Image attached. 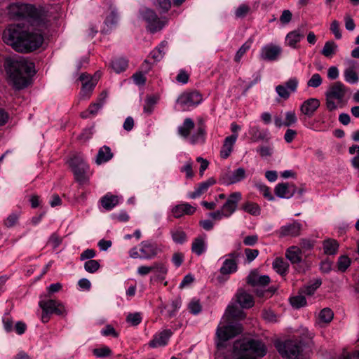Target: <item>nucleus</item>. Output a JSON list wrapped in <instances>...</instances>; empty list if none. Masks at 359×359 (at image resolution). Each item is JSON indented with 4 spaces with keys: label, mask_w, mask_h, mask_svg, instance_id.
<instances>
[{
    "label": "nucleus",
    "mask_w": 359,
    "mask_h": 359,
    "mask_svg": "<svg viewBox=\"0 0 359 359\" xmlns=\"http://www.w3.org/2000/svg\"><path fill=\"white\" fill-rule=\"evenodd\" d=\"M8 10L11 18L27 19L31 25H9L3 32L4 41L19 53H30L41 47L43 42L42 29L48 21L45 13L32 4L18 2L10 4Z\"/></svg>",
    "instance_id": "nucleus-1"
},
{
    "label": "nucleus",
    "mask_w": 359,
    "mask_h": 359,
    "mask_svg": "<svg viewBox=\"0 0 359 359\" xmlns=\"http://www.w3.org/2000/svg\"><path fill=\"white\" fill-rule=\"evenodd\" d=\"M5 69L13 87L18 90L28 86L35 74L34 64L22 57L7 58Z\"/></svg>",
    "instance_id": "nucleus-2"
},
{
    "label": "nucleus",
    "mask_w": 359,
    "mask_h": 359,
    "mask_svg": "<svg viewBox=\"0 0 359 359\" xmlns=\"http://www.w3.org/2000/svg\"><path fill=\"white\" fill-rule=\"evenodd\" d=\"M39 306L42 310L40 318L43 323H48L53 314L62 318L67 315L65 306L60 301L56 299H41L39 302Z\"/></svg>",
    "instance_id": "nucleus-3"
},
{
    "label": "nucleus",
    "mask_w": 359,
    "mask_h": 359,
    "mask_svg": "<svg viewBox=\"0 0 359 359\" xmlns=\"http://www.w3.org/2000/svg\"><path fill=\"white\" fill-rule=\"evenodd\" d=\"M226 311L228 316L234 320L228 323L226 322V341H227L242 332V326L238 321L244 319L245 314L241 307L234 304H229Z\"/></svg>",
    "instance_id": "nucleus-4"
},
{
    "label": "nucleus",
    "mask_w": 359,
    "mask_h": 359,
    "mask_svg": "<svg viewBox=\"0 0 359 359\" xmlns=\"http://www.w3.org/2000/svg\"><path fill=\"white\" fill-rule=\"evenodd\" d=\"M347 92V88L341 82L337 81L331 85L325 93L326 96V107L330 111L335 110L337 108V104L334 102L336 100L338 104L344 105V97Z\"/></svg>",
    "instance_id": "nucleus-5"
},
{
    "label": "nucleus",
    "mask_w": 359,
    "mask_h": 359,
    "mask_svg": "<svg viewBox=\"0 0 359 359\" xmlns=\"http://www.w3.org/2000/svg\"><path fill=\"white\" fill-rule=\"evenodd\" d=\"M75 180L81 185L87 184L89 181V166L82 156L74 155L69 161Z\"/></svg>",
    "instance_id": "nucleus-6"
},
{
    "label": "nucleus",
    "mask_w": 359,
    "mask_h": 359,
    "mask_svg": "<svg viewBox=\"0 0 359 359\" xmlns=\"http://www.w3.org/2000/svg\"><path fill=\"white\" fill-rule=\"evenodd\" d=\"M142 19L147 22V29L151 33L162 29L168 23L166 17L158 18L155 11L146 8L141 12Z\"/></svg>",
    "instance_id": "nucleus-7"
},
{
    "label": "nucleus",
    "mask_w": 359,
    "mask_h": 359,
    "mask_svg": "<svg viewBox=\"0 0 359 359\" xmlns=\"http://www.w3.org/2000/svg\"><path fill=\"white\" fill-rule=\"evenodd\" d=\"M276 347L279 353L287 359H302L301 346L297 341L287 340L283 343H278Z\"/></svg>",
    "instance_id": "nucleus-8"
},
{
    "label": "nucleus",
    "mask_w": 359,
    "mask_h": 359,
    "mask_svg": "<svg viewBox=\"0 0 359 359\" xmlns=\"http://www.w3.org/2000/svg\"><path fill=\"white\" fill-rule=\"evenodd\" d=\"M100 73L97 72L93 76L83 73L80 75L79 79L82 81V88L80 96L83 99H88L100 78Z\"/></svg>",
    "instance_id": "nucleus-9"
},
{
    "label": "nucleus",
    "mask_w": 359,
    "mask_h": 359,
    "mask_svg": "<svg viewBox=\"0 0 359 359\" xmlns=\"http://www.w3.org/2000/svg\"><path fill=\"white\" fill-rule=\"evenodd\" d=\"M282 53L280 46L269 43L263 46L260 51V58L265 61H275L278 59Z\"/></svg>",
    "instance_id": "nucleus-10"
},
{
    "label": "nucleus",
    "mask_w": 359,
    "mask_h": 359,
    "mask_svg": "<svg viewBox=\"0 0 359 359\" xmlns=\"http://www.w3.org/2000/svg\"><path fill=\"white\" fill-rule=\"evenodd\" d=\"M201 101L202 95L197 91L182 94L177 100V102L184 109L196 106Z\"/></svg>",
    "instance_id": "nucleus-11"
},
{
    "label": "nucleus",
    "mask_w": 359,
    "mask_h": 359,
    "mask_svg": "<svg viewBox=\"0 0 359 359\" xmlns=\"http://www.w3.org/2000/svg\"><path fill=\"white\" fill-rule=\"evenodd\" d=\"M215 344L217 351L215 359H224V324H219L215 334Z\"/></svg>",
    "instance_id": "nucleus-12"
},
{
    "label": "nucleus",
    "mask_w": 359,
    "mask_h": 359,
    "mask_svg": "<svg viewBox=\"0 0 359 359\" xmlns=\"http://www.w3.org/2000/svg\"><path fill=\"white\" fill-rule=\"evenodd\" d=\"M243 351H249L258 357H263L266 354V347L259 340L250 339L242 344Z\"/></svg>",
    "instance_id": "nucleus-13"
},
{
    "label": "nucleus",
    "mask_w": 359,
    "mask_h": 359,
    "mask_svg": "<svg viewBox=\"0 0 359 359\" xmlns=\"http://www.w3.org/2000/svg\"><path fill=\"white\" fill-rule=\"evenodd\" d=\"M140 246V252L141 253L140 259H151L154 258L159 252L157 244L149 241L141 242Z\"/></svg>",
    "instance_id": "nucleus-14"
},
{
    "label": "nucleus",
    "mask_w": 359,
    "mask_h": 359,
    "mask_svg": "<svg viewBox=\"0 0 359 359\" xmlns=\"http://www.w3.org/2000/svg\"><path fill=\"white\" fill-rule=\"evenodd\" d=\"M298 80L297 78H291L286 81L284 85H278L276 87V91L278 95L287 100L289 98L291 93H294L298 86Z\"/></svg>",
    "instance_id": "nucleus-15"
},
{
    "label": "nucleus",
    "mask_w": 359,
    "mask_h": 359,
    "mask_svg": "<svg viewBox=\"0 0 359 359\" xmlns=\"http://www.w3.org/2000/svg\"><path fill=\"white\" fill-rule=\"evenodd\" d=\"M241 127L236 123L233 122L230 126L231 135L226 137V158H227L233 151V147L238 137V133Z\"/></svg>",
    "instance_id": "nucleus-16"
},
{
    "label": "nucleus",
    "mask_w": 359,
    "mask_h": 359,
    "mask_svg": "<svg viewBox=\"0 0 359 359\" xmlns=\"http://www.w3.org/2000/svg\"><path fill=\"white\" fill-rule=\"evenodd\" d=\"M305 31L303 26L290 32L285 37V44L292 48H297V44L304 37Z\"/></svg>",
    "instance_id": "nucleus-17"
},
{
    "label": "nucleus",
    "mask_w": 359,
    "mask_h": 359,
    "mask_svg": "<svg viewBox=\"0 0 359 359\" xmlns=\"http://www.w3.org/2000/svg\"><path fill=\"white\" fill-rule=\"evenodd\" d=\"M276 195L282 198H290L296 192V187L290 183H279L275 187Z\"/></svg>",
    "instance_id": "nucleus-18"
},
{
    "label": "nucleus",
    "mask_w": 359,
    "mask_h": 359,
    "mask_svg": "<svg viewBox=\"0 0 359 359\" xmlns=\"http://www.w3.org/2000/svg\"><path fill=\"white\" fill-rule=\"evenodd\" d=\"M196 208L189 203H183L175 205L172 210V215L175 218H180L184 215H191L196 212Z\"/></svg>",
    "instance_id": "nucleus-19"
},
{
    "label": "nucleus",
    "mask_w": 359,
    "mask_h": 359,
    "mask_svg": "<svg viewBox=\"0 0 359 359\" xmlns=\"http://www.w3.org/2000/svg\"><path fill=\"white\" fill-rule=\"evenodd\" d=\"M302 224L297 222L284 225L280 227L278 234L280 237L297 236L300 234Z\"/></svg>",
    "instance_id": "nucleus-20"
},
{
    "label": "nucleus",
    "mask_w": 359,
    "mask_h": 359,
    "mask_svg": "<svg viewBox=\"0 0 359 359\" xmlns=\"http://www.w3.org/2000/svg\"><path fill=\"white\" fill-rule=\"evenodd\" d=\"M172 335V332L170 330H164L155 334L153 339L149 341V345L152 348L165 346Z\"/></svg>",
    "instance_id": "nucleus-21"
},
{
    "label": "nucleus",
    "mask_w": 359,
    "mask_h": 359,
    "mask_svg": "<svg viewBox=\"0 0 359 359\" xmlns=\"http://www.w3.org/2000/svg\"><path fill=\"white\" fill-rule=\"evenodd\" d=\"M237 303L242 309H250L254 306L252 296L243 289H239L236 294Z\"/></svg>",
    "instance_id": "nucleus-22"
},
{
    "label": "nucleus",
    "mask_w": 359,
    "mask_h": 359,
    "mask_svg": "<svg viewBox=\"0 0 359 359\" xmlns=\"http://www.w3.org/2000/svg\"><path fill=\"white\" fill-rule=\"evenodd\" d=\"M247 283L252 286H266L270 283V278L266 275L259 276L257 271H252L247 277Z\"/></svg>",
    "instance_id": "nucleus-23"
},
{
    "label": "nucleus",
    "mask_w": 359,
    "mask_h": 359,
    "mask_svg": "<svg viewBox=\"0 0 359 359\" xmlns=\"http://www.w3.org/2000/svg\"><path fill=\"white\" fill-rule=\"evenodd\" d=\"M241 198V193L238 191L233 192L229 196L226 200V217L231 215L236 211L238 203Z\"/></svg>",
    "instance_id": "nucleus-24"
},
{
    "label": "nucleus",
    "mask_w": 359,
    "mask_h": 359,
    "mask_svg": "<svg viewBox=\"0 0 359 359\" xmlns=\"http://www.w3.org/2000/svg\"><path fill=\"white\" fill-rule=\"evenodd\" d=\"M320 106V101L316 98L305 100L300 107L301 111L308 117H311Z\"/></svg>",
    "instance_id": "nucleus-25"
},
{
    "label": "nucleus",
    "mask_w": 359,
    "mask_h": 359,
    "mask_svg": "<svg viewBox=\"0 0 359 359\" xmlns=\"http://www.w3.org/2000/svg\"><path fill=\"white\" fill-rule=\"evenodd\" d=\"M215 184V180L214 178H209L206 181L198 184V186L195 187L194 191L189 193V197L192 199L200 197L208 191L210 187Z\"/></svg>",
    "instance_id": "nucleus-26"
},
{
    "label": "nucleus",
    "mask_w": 359,
    "mask_h": 359,
    "mask_svg": "<svg viewBox=\"0 0 359 359\" xmlns=\"http://www.w3.org/2000/svg\"><path fill=\"white\" fill-rule=\"evenodd\" d=\"M205 125L203 118H200L198 120L197 129L189 138L191 144L203 143L205 140Z\"/></svg>",
    "instance_id": "nucleus-27"
},
{
    "label": "nucleus",
    "mask_w": 359,
    "mask_h": 359,
    "mask_svg": "<svg viewBox=\"0 0 359 359\" xmlns=\"http://www.w3.org/2000/svg\"><path fill=\"white\" fill-rule=\"evenodd\" d=\"M246 177V172L243 168H238L226 177V184H233L240 182Z\"/></svg>",
    "instance_id": "nucleus-28"
},
{
    "label": "nucleus",
    "mask_w": 359,
    "mask_h": 359,
    "mask_svg": "<svg viewBox=\"0 0 359 359\" xmlns=\"http://www.w3.org/2000/svg\"><path fill=\"white\" fill-rule=\"evenodd\" d=\"M100 201L104 209L106 210H111L118 205V198L117 196L108 193L102 196Z\"/></svg>",
    "instance_id": "nucleus-29"
},
{
    "label": "nucleus",
    "mask_w": 359,
    "mask_h": 359,
    "mask_svg": "<svg viewBox=\"0 0 359 359\" xmlns=\"http://www.w3.org/2000/svg\"><path fill=\"white\" fill-rule=\"evenodd\" d=\"M113 157V154L111 149L107 146L101 147L96 156L95 163L97 165H101L111 160Z\"/></svg>",
    "instance_id": "nucleus-30"
},
{
    "label": "nucleus",
    "mask_w": 359,
    "mask_h": 359,
    "mask_svg": "<svg viewBox=\"0 0 359 359\" xmlns=\"http://www.w3.org/2000/svg\"><path fill=\"white\" fill-rule=\"evenodd\" d=\"M194 122L191 118H185L182 125L178 127V134L184 138H188L190 135V132L194 129Z\"/></svg>",
    "instance_id": "nucleus-31"
},
{
    "label": "nucleus",
    "mask_w": 359,
    "mask_h": 359,
    "mask_svg": "<svg viewBox=\"0 0 359 359\" xmlns=\"http://www.w3.org/2000/svg\"><path fill=\"white\" fill-rule=\"evenodd\" d=\"M324 252L326 255H334L339 249L338 242L332 238L325 240L323 243Z\"/></svg>",
    "instance_id": "nucleus-32"
},
{
    "label": "nucleus",
    "mask_w": 359,
    "mask_h": 359,
    "mask_svg": "<svg viewBox=\"0 0 359 359\" xmlns=\"http://www.w3.org/2000/svg\"><path fill=\"white\" fill-rule=\"evenodd\" d=\"M302 252L296 246L289 248L285 253L286 257L292 263L297 264L302 261Z\"/></svg>",
    "instance_id": "nucleus-33"
},
{
    "label": "nucleus",
    "mask_w": 359,
    "mask_h": 359,
    "mask_svg": "<svg viewBox=\"0 0 359 359\" xmlns=\"http://www.w3.org/2000/svg\"><path fill=\"white\" fill-rule=\"evenodd\" d=\"M229 257L226 259V274L235 273L238 270V255L229 254Z\"/></svg>",
    "instance_id": "nucleus-34"
},
{
    "label": "nucleus",
    "mask_w": 359,
    "mask_h": 359,
    "mask_svg": "<svg viewBox=\"0 0 359 359\" xmlns=\"http://www.w3.org/2000/svg\"><path fill=\"white\" fill-rule=\"evenodd\" d=\"M191 251L198 256L202 255L205 251L204 238L202 237L196 238L191 245Z\"/></svg>",
    "instance_id": "nucleus-35"
},
{
    "label": "nucleus",
    "mask_w": 359,
    "mask_h": 359,
    "mask_svg": "<svg viewBox=\"0 0 359 359\" xmlns=\"http://www.w3.org/2000/svg\"><path fill=\"white\" fill-rule=\"evenodd\" d=\"M111 65L112 69L116 73H120L126 69V68L128 67V61L124 58L118 57V58L114 59L111 61Z\"/></svg>",
    "instance_id": "nucleus-36"
},
{
    "label": "nucleus",
    "mask_w": 359,
    "mask_h": 359,
    "mask_svg": "<svg viewBox=\"0 0 359 359\" xmlns=\"http://www.w3.org/2000/svg\"><path fill=\"white\" fill-rule=\"evenodd\" d=\"M337 50V45L333 41H327L322 50L321 53L327 57H331L335 54Z\"/></svg>",
    "instance_id": "nucleus-37"
},
{
    "label": "nucleus",
    "mask_w": 359,
    "mask_h": 359,
    "mask_svg": "<svg viewBox=\"0 0 359 359\" xmlns=\"http://www.w3.org/2000/svg\"><path fill=\"white\" fill-rule=\"evenodd\" d=\"M288 266L287 262L283 258H276L273 262V269L280 275H283L286 273Z\"/></svg>",
    "instance_id": "nucleus-38"
},
{
    "label": "nucleus",
    "mask_w": 359,
    "mask_h": 359,
    "mask_svg": "<svg viewBox=\"0 0 359 359\" xmlns=\"http://www.w3.org/2000/svg\"><path fill=\"white\" fill-rule=\"evenodd\" d=\"M170 233L173 241L177 244H183L187 241V234L182 229L172 230Z\"/></svg>",
    "instance_id": "nucleus-39"
},
{
    "label": "nucleus",
    "mask_w": 359,
    "mask_h": 359,
    "mask_svg": "<svg viewBox=\"0 0 359 359\" xmlns=\"http://www.w3.org/2000/svg\"><path fill=\"white\" fill-rule=\"evenodd\" d=\"M211 281L216 285H223L224 283V262L220 267L219 271L212 276Z\"/></svg>",
    "instance_id": "nucleus-40"
},
{
    "label": "nucleus",
    "mask_w": 359,
    "mask_h": 359,
    "mask_svg": "<svg viewBox=\"0 0 359 359\" xmlns=\"http://www.w3.org/2000/svg\"><path fill=\"white\" fill-rule=\"evenodd\" d=\"M351 259L346 255H341L338 258L337 260V268L338 270L344 272L351 265Z\"/></svg>",
    "instance_id": "nucleus-41"
},
{
    "label": "nucleus",
    "mask_w": 359,
    "mask_h": 359,
    "mask_svg": "<svg viewBox=\"0 0 359 359\" xmlns=\"http://www.w3.org/2000/svg\"><path fill=\"white\" fill-rule=\"evenodd\" d=\"M344 79L350 83H356L359 80L357 73L353 68H347L344 70Z\"/></svg>",
    "instance_id": "nucleus-42"
},
{
    "label": "nucleus",
    "mask_w": 359,
    "mask_h": 359,
    "mask_svg": "<svg viewBox=\"0 0 359 359\" xmlns=\"http://www.w3.org/2000/svg\"><path fill=\"white\" fill-rule=\"evenodd\" d=\"M242 209L252 215H258L260 214V208L259 205L255 203L247 202L243 205Z\"/></svg>",
    "instance_id": "nucleus-43"
},
{
    "label": "nucleus",
    "mask_w": 359,
    "mask_h": 359,
    "mask_svg": "<svg viewBox=\"0 0 359 359\" xmlns=\"http://www.w3.org/2000/svg\"><path fill=\"white\" fill-rule=\"evenodd\" d=\"M156 102L157 100L154 96H147L145 99V103L143 108L144 112L147 114H151Z\"/></svg>",
    "instance_id": "nucleus-44"
},
{
    "label": "nucleus",
    "mask_w": 359,
    "mask_h": 359,
    "mask_svg": "<svg viewBox=\"0 0 359 359\" xmlns=\"http://www.w3.org/2000/svg\"><path fill=\"white\" fill-rule=\"evenodd\" d=\"M322 284L320 279H316L314 282L311 284L304 287L302 289V292L306 295H312L317 288H318Z\"/></svg>",
    "instance_id": "nucleus-45"
},
{
    "label": "nucleus",
    "mask_w": 359,
    "mask_h": 359,
    "mask_svg": "<svg viewBox=\"0 0 359 359\" xmlns=\"http://www.w3.org/2000/svg\"><path fill=\"white\" fill-rule=\"evenodd\" d=\"M93 353L97 358H106L110 356L112 353L111 350L107 346H102L99 348H94Z\"/></svg>",
    "instance_id": "nucleus-46"
},
{
    "label": "nucleus",
    "mask_w": 359,
    "mask_h": 359,
    "mask_svg": "<svg viewBox=\"0 0 359 359\" xmlns=\"http://www.w3.org/2000/svg\"><path fill=\"white\" fill-rule=\"evenodd\" d=\"M152 271H155L158 273V276L161 279H164L165 276L168 273V268L165 264L162 262H154L151 265Z\"/></svg>",
    "instance_id": "nucleus-47"
},
{
    "label": "nucleus",
    "mask_w": 359,
    "mask_h": 359,
    "mask_svg": "<svg viewBox=\"0 0 359 359\" xmlns=\"http://www.w3.org/2000/svg\"><path fill=\"white\" fill-rule=\"evenodd\" d=\"M167 42H162L158 47L155 48L151 53V55L152 57L156 60H160L163 55H165V49L167 46Z\"/></svg>",
    "instance_id": "nucleus-48"
},
{
    "label": "nucleus",
    "mask_w": 359,
    "mask_h": 359,
    "mask_svg": "<svg viewBox=\"0 0 359 359\" xmlns=\"http://www.w3.org/2000/svg\"><path fill=\"white\" fill-rule=\"evenodd\" d=\"M319 319L321 322L329 323L333 318L334 313L329 308H325L319 313Z\"/></svg>",
    "instance_id": "nucleus-49"
},
{
    "label": "nucleus",
    "mask_w": 359,
    "mask_h": 359,
    "mask_svg": "<svg viewBox=\"0 0 359 359\" xmlns=\"http://www.w3.org/2000/svg\"><path fill=\"white\" fill-rule=\"evenodd\" d=\"M251 8L248 4L240 5L235 11V16L237 18H243L250 13Z\"/></svg>",
    "instance_id": "nucleus-50"
},
{
    "label": "nucleus",
    "mask_w": 359,
    "mask_h": 359,
    "mask_svg": "<svg viewBox=\"0 0 359 359\" xmlns=\"http://www.w3.org/2000/svg\"><path fill=\"white\" fill-rule=\"evenodd\" d=\"M100 267L98 261L95 259L88 260L84 263L85 270L90 273L96 272Z\"/></svg>",
    "instance_id": "nucleus-51"
},
{
    "label": "nucleus",
    "mask_w": 359,
    "mask_h": 359,
    "mask_svg": "<svg viewBox=\"0 0 359 359\" xmlns=\"http://www.w3.org/2000/svg\"><path fill=\"white\" fill-rule=\"evenodd\" d=\"M182 300L180 297H177L172 300L170 306L168 309V317L172 318L175 316L176 311L181 307Z\"/></svg>",
    "instance_id": "nucleus-52"
},
{
    "label": "nucleus",
    "mask_w": 359,
    "mask_h": 359,
    "mask_svg": "<svg viewBox=\"0 0 359 359\" xmlns=\"http://www.w3.org/2000/svg\"><path fill=\"white\" fill-rule=\"evenodd\" d=\"M156 6L161 13H167L171 7L170 0H156Z\"/></svg>",
    "instance_id": "nucleus-53"
},
{
    "label": "nucleus",
    "mask_w": 359,
    "mask_h": 359,
    "mask_svg": "<svg viewBox=\"0 0 359 359\" xmlns=\"http://www.w3.org/2000/svg\"><path fill=\"white\" fill-rule=\"evenodd\" d=\"M251 43H252L250 41H247L241 46V47L238 49L235 55V62H239L241 61V59L244 55V54L250 48Z\"/></svg>",
    "instance_id": "nucleus-54"
},
{
    "label": "nucleus",
    "mask_w": 359,
    "mask_h": 359,
    "mask_svg": "<svg viewBox=\"0 0 359 359\" xmlns=\"http://www.w3.org/2000/svg\"><path fill=\"white\" fill-rule=\"evenodd\" d=\"M323 82L322 77L318 73L312 75L311 78L307 81V86L312 88L319 87Z\"/></svg>",
    "instance_id": "nucleus-55"
},
{
    "label": "nucleus",
    "mask_w": 359,
    "mask_h": 359,
    "mask_svg": "<svg viewBox=\"0 0 359 359\" xmlns=\"http://www.w3.org/2000/svg\"><path fill=\"white\" fill-rule=\"evenodd\" d=\"M292 306L296 309H299L306 305V300L302 295L293 297L290 299Z\"/></svg>",
    "instance_id": "nucleus-56"
},
{
    "label": "nucleus",
    "mask_w": 359,
    "mask_h": 359,
    "mask_svg": "<svg viewBox=\"0 0 359 359\" xmlns=\"http://www.w3.org/2000/svg\"><path fill=\"white\" fill-rule=\"evenodd\" d=\"M297 121L295 112L294 111H288L285 114V126L289 127L296 123Z\"/></svg>",
    "instance_id": "nucleus-57"
},
{
    "label": "nucleus",
    "mask_w": 359,
    "mask_h": 359,
    "mask_svg": "<svg viewBox=\"0 0 359 359\" xmlns=\"http://www.w3.org/2000/svg\"><path fill=\"white\" fill-rule=\"evenodd\" d=\"M19 216H20V213H17V212L11 213L5 219L4 224L8 228L13 227V226H15L17 224L18 219H19Z\"/></svg>",
    "instance_id": "nucleus-58"
},
{
    "label": "nucleus",
    "mask_w": 359,
    "mask_h": 359,
    "mask_svg": "<svg viewBox=\"0 0 359 359\" xmlns=\"http://www.w3.org/2000/svg\"><path fill=\"white\" fill-rule=\"evenodd\" d=\"M126 320L130 325L135 326L141 323L142 317L139 313H129L127 316Z\"/></svg>",
    "instance_id": "nucleus-59"
},
{
    "label": "nucleus",
    "mask_w": 359,
    "mask_h": 359,
    "mask_svg": "<svg viewBox=\"0 0 359 359\" xmlns=\"http://www.w3.org/2000/svg\"><path fill=\"white\" fill-rule=\"evenodd\" d=\"M188 309L190 313L194 315H197L201 311V306L198 300H192L189 304Z\"/></svg>",
    "instance_id": "nucleus-60"
},
{
    "label": "nucleus",
    "mask_w": 359,
    "mask_h": 359,
    "mask_svg": "<svg viewBox=\"0 0 359 359\" xmlns=\"http://www.w3.org/2000/svg\"><path fill=\"white\" fill-rule=\"evenodd\" d=\"M330 30L337 39H340L342 36L339 28V23L337 20H334L330 25Z\"/></svg>",
    "instance_id": "nucleus-61"
},
{
    "label": "nucleus",
    "mask_w": 359,
    "mask_h": 359,
    "mask_svg": "<svg viewBox=\"0 0 359 359\" xmlns=\"http://www.w3.org/2000/svg\"><path fill=\"white\" fill-rule=\"evenodd\" d=\"M101 334L103 336H112L115 338L118 337V332L115 330V329L110 325H106L102 330Z\"/></svg>",
    "instance_id": "nucleus-62"
},
{
    "label": "nucleus",
    "mask_w": 359,
    "mask_h": 359,
    "mask_svg": "<svg viewBox=\"0 0 359 359\" xmlns=\"http://www.w3.org/2000/svg\"><path fill=\"white\" fill-rule=\"evenodd\" d=\"M132 78L136 85L143 86L146 83V77L142 72L135 73Z\"/></svg>",
    "instance_id": "nucleus-63"
},
{
    "label": "nucleus",
    "mask_w": 359,
    "mask_h": 359,
    "mask_svg": "<svg viewBox=\"0 0 359 359\" xmlns=\"http://www.w3.org/2000/svg\"><path fill=\"white\" fill-rule=\"evenodd\" d=\"M193 163L191 161H187L184 166L180 168L182 172H185L187 177L191 178L194 175L192 170Z\"/></svg>",
    "instance_id": "nucleus-64"
}]
</instances>
